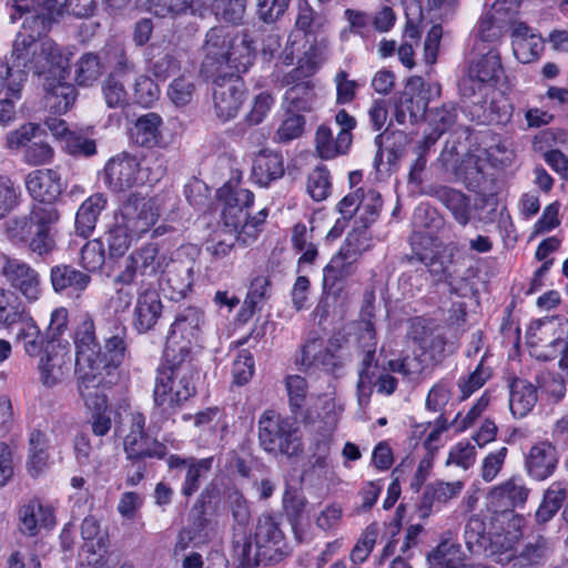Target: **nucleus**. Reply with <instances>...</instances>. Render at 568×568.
Masks as SVG:
<instances>
[{"label": "nucleus", "instance_id": "obj_12", "mask_svg": "<svg viewBox=\"0 0 568 568\" xmlns=\"http://www.w3.org/2000/svg\"><path fill=\"white\" fill-rule=\"evenodd\" d=\"M204 322V313L200 308L187 306L181 310L171 325L165 347L173 341L175 347H186L187 356H191L192 344L197 343Z\"/></svg>", "mask_w": 568, "mask_h": 568}, {"label": "nucleus", "instance_id": "obj_53", "mask_svg": "<svg viewBox=\"0 0 568 568\" xmlns=\"http://www.w3.org/2000/svg\"><path fill=\"white\" fill-rule=\"evenodd\" d=\"M132 235V231L116 219L105 235L109 255L114 258L123 256L131 245Z\"/></svg>", "mask_w": 568, "mask_h": 568}, {"label": "nucleus", "instance_id": "obj_59", "mask_svg": "<svg viewBox=\"0 0 568 568\" xmlns=\"http://www.w3.org/2000/svg\"><path fill=\"white\" fill-rule=\"evenodd\" d=\"M542 49V40L535 34L513 40L514 54L523 63H529L539 58Z\"/></svg>", "mask_w": 568, "mask_h": 568}, {"label": "nucleus", "instance_id": "obj_19", "mask_svg": "<svg viewBox=\"0 0 568 568\" xmlns=\"http://www.w3.org/2000/svg\"><path fill=\"white\" fill-rule=\"evenodd\" d=\"M420 258L435 282H445L450 293L463 295L462 291L467 286V280L459 275L457 262L452 253L448 255L435 253L430 257L424 255Z\"/></svg>", "mask_w": 568, "mask_h": 568}, {"label": "nucleus", "instance_id": "obj_1", "mask_svg": "<svg viewBox=\"0 0 568 568\" xmlns=\"http://www.w3.org/2000/svg\"><path fill=\"white\" fill-rule=\"evenodd\" d=\"M255 551H252V534L247 535L245 545L234 547L233 552L242 568L272 565L282 561L292 552L280 521L271 514L258 517L254 532Z\"/></svg>", "mask_w": 568, "mask_h": 568}, {"label": "nucleus", "instance_id": "obj_36", "mask_svg": "<svg viewBox=\"0 0 568 568\" xmlns=\"http://www.w3.org/2000/svg\"><path fill=\"white\" fill-rule=\"evenodd\" d=\"M103 342V347L99 345L95 351L97 358L93 357L92 366L110 375L111 369L118 368L123 363L128 343L126 337L109 338Z\"/></svg>", "mask_w": 568, "mask_h": 568}, {"label": "nucleus", "instance_id": "obj_32", "mask_svg": "<svg viewBox=\"0 0 568 568\" xmlns=\"http://www.w3.org/2000/svg\"><path fill=\"white\" fill-rule=\"evenodd\" d=\"M162 118L155 112H149L136 119L130 130L132 141L142 148H154L162 140Z\"/></svg>", "mask_w": 568, "mask_h": 568}, {"label": "nucleus", "instance_id": "obj_37", "mask_svg": "<svg viewBox=\"0 0 568 568\" xmlns=\"http://www.w3.org/2000/svg\"><path fill=\"white\" fill-rule=\"evenodd\" d=\"M19 529L29 536H34L40 527L53 525V515L38 501H30L19 509Z\"/></svg>", "mask_w": 568, "mask_h": 568}, {"label": "nucleus", "instance_id": "obj_52", "mask_svg": "<svg viewBox=\"0 0 568 568\" xmlns=\"http://www.w3.org/2000/svg\"><path fill=\"white\" fill-rule=\"evenodd\" d=\"M465 544L471 554L486 550L489 538L486 534V523L479 516H471L464 530Z\"/></svg>", "mask_w": 568, "mask_h": 568}, {"label": "nucleus", "instance_id": "obj_25", "mask_svg": "<svg viewBox=\"0 0 568 568\" xmlns=\"http://www.w3.org/2000/svg\"><path fill=\"white\" fill-rule=\"evenodd\" d=\"M530 494L521 479L511 477L494 487L489 493V503L496 513H505L516 507H523Z\"/></svg>", "mask_w": 568, "mask_h": 568}, {"label": "nucleus", "instance_id": "obj_30", "mask_svg": "<svg viewBox=\"0 0 568 568\" xmlns=\"http://www.w3.org/2000/svg\"><path fill=\"white\" fill-rule=\"evenodd\" d=\"M284 160L280 152L261 150L253 159L252 179L261 186H268L284 175Z\"/></svg>", "mask_w": 568, "mask_h": 568}, {"label": "nucleus", "instance_id": "obj_40", "mask_svg": "<svg viewBox=\"0 0 568 568\" xmlns=\"http://www.w3.org/2000/svg\"><path fill=\"white\" fill-rule=\"evenodd\" d=\"M463 488L462 481L456 483H443L437 481L429 484L425 487L419 509L423 513V517L430 514L433 506L438 504H445L452 498L456 497Z\"/></svg>", "mask_w": 568, "mask_h": 568}, {"label": "nucleus", "instance_id": "obj_4", "mask_svg": "<svg viewBox=\"0 0 568 568\" xmlns=\"http://www.w3.org/2000/svg\"><path fill=\"white\" fill-rule=\"evenodd\" d=\"M159 377H169V385L175 390L176 400L186 403L196 394L195 368L187 356L186 347H175L173 341L163 351V363L156 369Z\"/></svg>", "mask_w": 568, "mask_h": 568}, {"label": "nucleus", "instance_id": "obj_22", "mask_svg": "<svg viewBox=\"0 0 568 568\" xmlns=\"http://www.w3.org/2000/svg\"><path fill=\"white\" fill-rule=\"evenodd\" d=\"M559 456L556 447L549 442L535 444L525 457L527 474L535 480L549 478L557 468Z\"/></svg>", "mask_w": 568, "mask_h": 568}, {"label": "nucleus", "instance_id": "obj_18", "mask_svg": "<svg viewBox=\"0 0 568 568\" xmlns=\"http://www.w3.org/2000/svg\"><path fill=\"white\" fill-rule=\"evenodd\" d=\"M423 194L438 200L462 226H466L471 220L470 199L459 190L442 184L427 185Z\"/></svg>", "mask_w": 568, "mask_h": 568}, {"label": "nucleus", "instance_id": "obj_27", "mask_svg": "<svg viewBox=\"0 0 568 568\" xmlns=\"http://www.w3.org/2000/svg\"><path fill=\"white\" fill-rule=\"evenodd\" d=\"M23 18L21 30L16 38L31 41H42V38L48 34L52 24L55 22L54 18L50 14H42L30 9L28 6H13V12L10 14V20L16 22L18 19Z\"/></svg>", "mask_w": 568, "mask_h": 568}, {"label": "nucleus", "instance_id": "obj_48", "mask_svg": "<svg viewBox=\"0 0 568 568\" xmlns=\"http://www.w3.org/2000/svg\"><path fill=\"white\" fill-rule=\"evenodd\" d=\"M24 312L22 302L12 290L0 287V327L18 323Z\"/></svg>", "mask_w": 568, "mask_h": 568}, {"label": "nucleus", "instance_id": "obj_31", "mask_svg": "<svg viewBox=\"0 0 568 568\" xmlns=\"http://www.w3.org/2000/svg\"><path fill=\"white\" fill-rule=\"evenodd\" d=\"M255 60L254 41L247 32L235 33L232 49L229 50L225 73H245Z\"/></svg>", "mask_w": 568, "mask_h": 568}, {"label": "nucleus", "instance_id": "obj_13", "mask_svg": "<svg viewBox=\"0 0 568 568\" xmlns=\"http://www.w3.org/2000/svg\"><path fill=\"white\" fill-rule=\"evenodd\" d=\"M78 392L85 407L93 413L104 412L108 398L103 392L104 371L92 365L75 366Z\"/></svg>", "mask_w": 568, "mask_h": 568}, {"label": "nucleus", "instance_id": "obj_2", "mask_svg": "<svg viewBox=\"0 0 568 568\" xmlns=\"http://www.w3.org/2000/svg\"><path fill=\"white\" fill-rule=\"evenodd\" d=\"M260 447L273 457L297 460L304 455V442L297 423L273 409L263 412L257 422Z\"/></svg>", "mask_w": 568, "mask_h": 568}, {"label": "nucleus", "instance_id": "obj_54", "mask_svg": "<svg viewBox=\"0 0 568 568\" xmlns=\"http://www.w3.org/2000/svg\"><path fill=\"white\" fill-rule=\"evenodd\" d=\"M490 377L491 369L484 365V358H481L475 371L458 379L457 386L462 393L460 400H465L470 397L476 390L483 387Z\"/></svg>", "mask_w": 568, "mask_h": 568}, {"label": "nucleus", "instance_id": "obj_15", "mask_svg": "<svg viewBox=\"0 0 568 568\" xmlns=\"http://www.w3.org/2000/svg\"><path fill=\"white\" fill-rule=\"evenodd\" d=\"M143 283L142 280L131 321L133 329L139 334L152 331L161 318L163 311L159 292L150 286L143 287Z\"/></svg>", "mask_w": 568, "mask_h": 568}, {"label": "nucleus", "instance_id": "obj_63", "mask_svg": "<svg viewBox=\"0 0 568 568\" xmlns=\"http://www.w3.org/2000/svg\"><path fill=\"white\" fill-rule=\"evenodd\" d=\"M307 500L296 490L286 489L283 495V510L291 527L301 525Z\"/></svg>", "mask_w": 568, "mask_h": 568}, {"label": "nucleus", "instance_id": "obj_58", "mask_svg": "<svg viewBox=\"0 0 568 568\" xmlns=\"http://www.w3.org/2000/svg\"><path fill=\"white\" fill-rule=\"evenodd\" d=\"M331 175L326 166L318 165L308 175L307 192L315 201L325 200L331 193Z\"/></svg>", "mask_w": 568, "mask_h": 568}, {"label": "nucleus", "instance_id": "obj_47", "mask_svg": "<svg viewBox=\"0 0 568 568\" xmlns=\"http://www.w3.org/2000/svg\"><path fill=\"white\" fill-rule=\"evenodd\" d=\"M81 536L85 541L87 551L102 556L109 547V538L100 528L99 521L93 516H88L81 524Z\"/></svg>", "mask_w": 568, "mask_h": 568}, {"label": "nucleus", "instance_id": "obj_6", "mask_svg": "<svg viewBox=\"0 0 568 568\" xmlns=\"http://www.w3.org/2000/svg\"><path fill=\"white\" fill-rule=\"evenodd\" d=\"M0 274L14 291L19 292L29 303L37 302L42 295L41 278L39 272L29 263L0 254Z\"/></svg>", "mask_w": 568, "mask_h": 568}, {"label": "nucleus", "instance_id": "obj_41", "mask_svg": "<svg viewBox=\"0 0 568 568\" xmlns=\"http://www.w3.org/2000/svg\"><path fill=\"white\" fill-rule=\"evenodd\" d=\"M71 357L62 353H48L40 362V379L43 385L52 387L60 383L69 372Z\"/></svg>", "mask_w": 568, "mask_h": 568}, {"label": "nucleus", "instance_id": "obj_34", "mask_svg": "<svg viewBox=\"0 0 568 568\" xmlns=\"http://www.w3.org/2000/svg\"><path fill=\"white\" fill-rule=\"evenodd\" d=\"M230 509L235 521L232 532V549L245 545V539L251 532L248 525L251 523V511L248 504L240 491H233L229 495Z\"/></svg>", "mask_w": 568, "mask_h": 568}, {"label": "nucleus", "instance_id": "obj_51", "mask_svg": "<svg viewBox=\"0 0 568 568\" xmlns=\"http://www.w3.org/2000/svg\"><path fill=\"white\" fill-rule=\"evenodd\" d=\"M196 93V83L191 74L175 78L168 88L170 101L178 108L190 104Z\"/></svg>", "mask_w": 568, "mask_h": 568}, {"label": "nucleus", "instance_id": "obj_16", "mask_svg": "<svg viewBox=\"0 0 568 568\" xmlns=\"http://www.w3.org/2000/svg\"><path fill=\"white\" fill-rule=\"evenodd\" d=\"M26 186L33 200L54 204L67 189V183L57 170L39 169L26 176Z\"/></svg>", "mask_w": 568, "mask_h": 568}, {"label": "nucleus", "instance_id": "obj_64", "mask_svg": "<svg viewBox=\"0 0 568 568\" xmlns=\"http://www.w3.org/2000/svg\"><path fill=\"white\" fill-rule=\"evenodd\" d=\"M437 328L438 325L433 320L416 316L408 321L406 336L420 348Z\"/></svg>", "mask_w": 568, "mask_h": 568}, {"label": "nucleus", "instance_id": "obj_7", "mask_svg": "<svg viewBox=\"0 0 568 568\" xmlns=\"http://www.w3.org/2000/svg\"><path fill=\"white\" fill-rule=\"evenodd\" d=\"M169 257L160 254V247L156 243H149L134 251L125 262L124 270L118 275L115 282L130 285L135 282L138 276L155 277L163 275Z\"/></svg>", "mask_w": 568, "mask_h": 568}, {"label": "nucleus", "instance_id": "obj_45", "mask_svg": "<svg viewBox=\"0 0 568 568\" xmlns=\"http://www.w3.org/2000/svg\"><path fill=\"white\" fill-rule=\"evenodd\" d=\"M148 69L156 80L165 81L180 71L181 62L171 51L152 48Z\"/></svg>", "mask_w": 568, "mask_h": 568}, {"label": "nucleus", "instance_id": "obj_57", "mask_svg": "<svg viewBox=\"0 0 568 568\" xmlns=\"http://www.w3.org/2000/svg\"><path fill=\"white\" fill-rule=\"evenodd\" d=\"M104 58H112L113 68L108 75H114L116 79L123 80V78L134 72L135 65L126 55L124 48L120 44H108L102 51Z\"/></svg>", "mask_w": 568, "mask_h": 568}, {"label": "nucleus", "instance_id": "obj_49", "mask_svg": "<svg viewBox=\"0 0 568 568\" xmlns=\"http://www.w3.org/2000/svg\"><path fill=\"white\" fill-rule=\"evenodd\" d=\"M315 146L321 159L331 160L338 154H345L351 145L342 146L339 134L334 139L332 130L327 125L322 124L316 130Z\"/></svg>", "mask_w": 568, "mask_h": 568}, {"label": "nucleus", "instance_id": "obj_8", "mask_svg": "<svg viewBox=\"0 0 568 568\" xmlns=\"http://www.w3.org/2000/svg\"><path fill=\"white\" fill-rule=\"evenodd\" d=\"M193 246H182L169 257L163 277L172 291L171 298H182L191 290L194 282L195 256Z\"/></svg>", "mask_w": 568, "mask_h": 568}, {"label": "nucleus", "instance_id": "obj_29", "mask_svg": "<svg viewBox=\"0 0 568 568\" xmlns=\"http://www.w3.org/2000/svg\"><path fill=\"white\" fill-rule=\"evenodd\" d=\"M75 345V366L92 365L93 357L97 358L95 351L99 343L95 336V325L92 316L84 313L80 317L74 332Z\"/></svg>", "mask_w": 568, "mask_h": 568}, {"label": "nucleus", "instance_id": "obj_39", "mask_svg": "<svg viewBox=\"0 0 568 568\" xmlns=\"http://www.w3.org/2000/svg\"><path fill=\"white\" fill-rule=\"evenodd\" d=\"M468 72L486 87L495 85L504 73L498 52L489 50L470 64Z\"/></svg>", "mask_w": 568, "mask_h": 568}, {"label": "nucleus", "instance_id": "obj_9", "mask_svg": "<svg viewBox=\"0 0 568 568\" xmlns=\"http://www.w3.org/2000/svg\"><path fill=\"white\" fill-rule=\"evenodd\" d=\"M123 448L126 459H162L168 453L164 444L145 433V417L140 412L130 415V432L123 440Z\"/></svg>", "mask_w": 568, "mask_h": 568}, {"label": "nucleus", "instance_id": "obj_46", "mask_svg": "<svg viewBox=\"0 0 568 568\" xmlns=\"http://www.w3.org/2000/svg\"><path fill=\"white\" fill-rule=\"evenodd\" d=\"M362 353V368L357 383L358 402L361 405L364 402H368L372 394L373 378H375L376 372L381 369L375 362L376 348H364Z\"/></svg>", "mask_w": 568, "mask_h": 568}, {"label": "nucleus", "instance_id": "obj_44", "mask_svg": "<svg viewBox=\"0 0 568 568\" xmlns=\"http://www.w3.org/2000/svg\"><path fill=\"white\" fill-rule=\"evenodd\" d=\"M48 460L49 454L47 435L39 429H34L29 436L28 467L31 476H38L42 473L48 466Z\"/></svg>", "mask_w": 568, "mask_h": 568}, {"label": "nucleus", "instance_id": "obj_50", "mask_svg": "<svg viewBox=\"0 0 568 568\" xmlns=\"http://www.w3.org/2000/svg\"><path fill=\"white\" fill-rule=\"evenodd\" d=\"M104 102L110 109H124L130 104V94L121 79L106 75L101 84Z\"/></svg>", "mask_w": 568, "mask_h": 568}, {"label": "nucleus", "instance_id": "obj_60", "mask_svg": "<svg viewBox=\"0 0 568 568\" xmlns=\"http://www.w3.org/2000/svg\"><path fill=\"white\" fill-rule=\"evenodd\" d=\"M382 204L383 200L377 191L368 190L365 192L356 223L369 227L378 219Z\"/></svg>", "mask_w": 568, "mask_h": 568}, {"label": "nucleus", "instance_id": "obj_10", "mask_svg": "<svg viewBox=\"0 0 568 568\" xmlns=\"http://www.w3.org/2000/svg\"><path fill=\"white\" fill-rule=\"evenodd\" d=\"M159 216V207L153 199L131 193L122 203L118 219L134 235L140 236L151 230Z\"/></svg>", "mask_w": 568, "mask_h": 568}, {"label": "nucleus", "instance_id": "obj_61", "mask_svg": "<svg viewBox=\"0 0 568 568\" xmlns=\"http://www.w3.org/2000/svg\"><path fill=\"white\" fill-rule=\"evenodd\" d=\"M247 0H214V11L225 22L240 24L246 12Z\"/></svg>", "mask_w": 568, "mask_h": 568}, {"label": "nucleus", "instance_id": "obj_38", "mask_svg": "<svg viewBox=\"0 0 568 568\" xmlns=\"http://www.w3.org/2000/svg\"><path fill=\"white\" fill-rule=\"evenodd\" d=\"M567 494V489L560 483H552L544 491L541 501L535 511L536 524L539 526L548 524L562 507Z\"/></svg>", "mask_w": 568, "mask_h": 568}, {"label": "nucleus", "instance_id": "obj_24", "mask_svg": "<svg viewBox=\"0 0 568 568\" xmlns=\"http://www.w3.org/2000/svg\"><path fill=\"white\" fill-rule=\"evenodd\" d=\"M59 220L60 213L54 204L38 203L33 205L29 217L13 221V230L17 231L16 235H20L21 239L30 235L32 230L55 233Z\"/></svg>", "mask_w": 568, "mask_h": 568}, {"label": "nucleus", "instance_id": "obj_35", "mask_svg": "<svg viewBox=\"0 0 568 568\" xmlns=\"http://www.w3.org/2000/svg\"><path fill=\"white\" fill-rule=\"evenodd\" d=\"M509 407L514 416L525 417L536 405L537 388L530 382L515 377L509 384Z\"/></svg>", "mask_w": 568, "mask_h": 568}, {"label": "nucleus", "instance_id": "obj_23", "mask_svg": "<svg viewBox=\"0 0 568 568\" xmlns=\"http://www.w3.org/2000/svg\"><path fill=\"white\" fill-rule=\"evenodd\" d=\"M357 261L354 254H347L339 250L323 270L324 292L337 295L344 283L356 273Z\"/></svg>", "mask_w": 568, "mask_h": 568}, {"label": "nucleus", "instance_id": "obj_5", "mask_svg": "<svg viewBox=\"0 0 568 568\" xmlns=\"http://www.w3.org/2000/svg\"><path fill=\"white\" fill-rule=\"evenodd\" d=\"M205 78L212 82V103L215 116L222 122L234 119L245 100V85L241 77L223 73Z\"/></svg>", "mask_w": 568, "mask_h": 568}, {"label": "nucleus", "instance_id": "obj_28", "mask_svg": "<svg viewBox=\"0 0 568 568\" xmlns=\"http://www.w3.org/2000/svg\"><path fill=\"white\" fill-rule=\"evenodd\" d=\"M430 90L420 77H410L397 101L408 110L409 122L415 123L426 114Z\"/></svg>", "mask_w": 568, "mask_h": 568}, {"label": "nucleus", "instance_id": "obj_11", "mask_svg": "<svg viewBox=\"0 0 568 568\" xmlns=\"http://www.w3.org/2000/svg\"><path fill=\"white\" fill-rule=\"evenodd\" d=\"M235 33L225 27H213L205 36L202 47L201 72L204 77L223 74L229 50L232 49Z\"/></svg>", "mask_w": 568, "mask_h": 568}, {"label": "nucleus", "instance_id": "obj_26", "mask_svg": "<svg viewBox=\"0 0 568 568\" xmlns=\"http://www.w3.org/2000/svg\"><path fill=\"white\" fill-rule=\"evenodd\" d=\"M171 385L172 383L169 385V377L155 376L151 418L156 424L173 419V416L185 404L183 400H176L175 390Z\"/></svg>", "mask_w": 568, "mask_h": 568}, {"label": "nucleus", "instance_id": "obj_17", "mask_svg": "<svg viewBox=\"0 0 568 568\" xmlns=\"http://www.w3.org/2000/svg\"><path fill=\"white\" fill-rule=\"evenodd\" d=\"M50 284L54 293L79 298L91 284V275L72 264H57L50 268Z\"/></svg>", "mask_w": 568, "mask_h": 568}, {"label": "nucleus", "instance_id": "obj_56", "mask_svg": "<svg viewBox=\"0 0 568 568\" xmlns=\"http://www.w3.org/2000/svg\"><path fill=\"white\" fill-rule=\"evenodd\" d=\"M383 138V148L387 153V164L395 165L396 162L405 154L406 146L409 143L408 135L400 130L385 132L381 134Z\"/></svg>", "mask_w": 568, "mask_h": 568}, {"label": "nucleus", "instance_id": "obj_62", "mask_svg": "<svg viewBox=\"0 0 568 568\" xmlns=\"http://www.w3.org/2000/svg\"><path fill=\"white\" fill-rule=\"evenodd\" d=\"M64 148L73 156L89 158L97 154V141L82 131L69 133Z\"/></svg>", "mask_w": 568, "mask_h": 568}, {"label": "nucleus", "instance_id": "obj_33", "mask_svg": "<svg viewBox=\"0 0 568 568\" xmlns=\"http://www.w3.org/2000/svg\"><path fill=\"white\" fill-rule=\"evenodd\" d=\"M105 206L106 196L103 193L91 195L80 205L75 216V231L80 236L87 239L92 234Z\"/></svg>", "mask_w": 568, "mask_h": 568}, {"label": "nucleus", "instance_id": "obj_43", "mask_svg": "<svg viewBox=\"0 0 568 568\" xmlns=\"http://www.w3.org/2000/svg\"><path fill=\"white\" fill-rule=\"evenodd\" d=\"M460 545L452 540H443L427 555L430 568H453L466 566Z\"/></svg>", "mask_w": 568, "mask_h": 568}, {"label": "nucleus", "instance_id": "obj_21", "mask_svg": "<svg viewBox=\"0 0 568 568\" xmlns=\"http://www.w3.org/2000/svg\"><path fill=\"white\" fill-rule=\"evenodd\" d=\"M487 162L475 154H466L454 168V175L466 189L471 192L485 194L491 191V180L488 179L485 169Z\"/></svg>", "mask_w": 568, "mask_h": 568}, {"label": "nucleus", "instance_id": "obj_20", "mask_svg": "<svg viewBox=\"0 0 568 568\" xmlns=\"http://www.w3.org/2000/svg\"><path fill=\"white\" fill-rule=\"evenodd\" d=\"M65 72L64 77H61L58 72L49 73L52 77H47L43 83L45 90L44 103L52 113H65L73 105L78 95L75 87L63 81L69 75L67 67Z\"/></svg>", "mask_w": 568, "mask_h": 568}, {"label": "nucleus", "instance_id": "obj_3", "mask_svg": "<svg viewBox=\"0 0 568 568\" xmlns=\"http://www.w3.org/2000/svg\"><path fill=\"white\" fill-rule=\"evenodd\" d=\"M64 59L59 48L51 41H31L16 38L8 63L16 71L20 82L26 81L29 72L36 75L65 72Z\"/></svg>", "mask_w": 568, "mask_h": 568}, {"label": "nucleus", "instance_id": "obj_14", "mask_svg": "<svg viewBox=\"0 0 568 568\" xmlns=\"http://www.w3.org/2000/svg\"><path fill=\"white\" fill-rule=\"evenodd\" d=\"M104 174L108 185L114 192H123L143 183L140 162L126 152L110 159Z\"/></svg>", "mask_w": 568, "mask_h": 568}, {"label": "nucleus", "instance_id": "obj_55", "mask_svg": "<svg viewBox=\"0 0 568 568\" xmlns=\"http://www.w3.org/2000/svg\"><path fill=\"white\" fill-rule=\"evenodd\" d=\"M213 457L196 459L186 469L184 483L182 485V494L191 497L200 488L201 478L204 477L212 468Z\"/></svg>", "mask_w": 568, "mask_h": 568}, {"label": "nucleus", "instance_id": "obj_42", "mask_svg": "<svg viewBox=\"0 0 568 568\" xmlns=\"http://www.w3.org/2000/svg\"><path fill=\"white\" fill-rule=\"evenodd\" d=\"M104 71L102 57L95 52H87L75 63L74 81L80 87H91L102 77Z\"/></svg>", "mask_w": 568, "mask_h": 568}]
</instances>
